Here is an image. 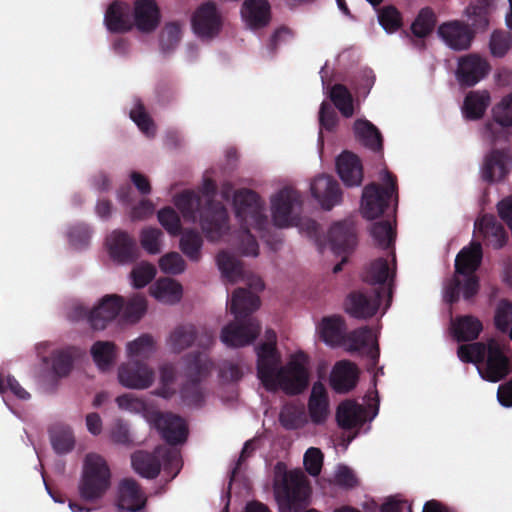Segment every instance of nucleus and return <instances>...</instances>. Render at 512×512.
Returning a JSON list of instances; mask_svg holds the SVG:
<instances>
[{
	"label": "nucleus",
	"instance_id": "f257e3e1",
	"mask_svg": "<svg viewBox=\"0 0 512 512\" xmlns=\"http://www.w3.org/2000/svg\"><path fill=\"white\" fill-rule=\"evenodd\" d=\"M257 376L269 392L283 391L286 395L296 396L303 393L309 385V357L303 351L292 354L281 366V357L274 343H261L256 347Z\"/></svg>",
	"mask_w": 512,
	"mask_h": 512
},
{
	"label": "nucleus",
	"instance_id": "f03ea898",
	"mask_svg": "<svg viewBox=\"0 0 512 512\" xmlns=\"http://www.w3.org/2000/svg\"><path fill=\"white\" fill-rule=\"evenodd\" d=\"M234 320L222 328L220 339L231 348L243 347L251 344L260 334L261 326L252 317L260 307L258 295L246 288H237L228 302Z\"/></svg>",
	"mask_w": 512,
	"mask_h": 512
},
{
	"label": "nucleus",
	"instance_id": "7ed1b4c3",
	"mask_svg": "<svg viewBox=\"0 0 512 512\" xmlns=\"http://www.w3.org/2000/svg\"><path fill=\"white\" fill-rule=\"evenodd\" d=\"M505 342L490 338L486 342L478 341L458 346L457 356L464 363L478 365L482 379L496 383L512 372Z\"/></svg>",
	"mask_w": 512,
	"mask_h": 512
},
{
	"label": "nucleus",
	"instance_id": "20e7f679",
	"mask_svg": "<svg viewBox=\"0 0 512 512\" xmlns=\"http://www.w3.org/2000/svg\"><path fill=\"white\" fill-rule=\"evenodd\" d=\"M122 309H124V316L127 320L137 322L146 312V298L141 294H135L125 305L122 296L117 294L106 295L90 311L88 321L94 330H103L109 322L119 315Z\"/></svg>",
	"mask_w": 512,
	"mask_h": 512
},
{
	"label": "nucleus",
	"instance_id": "39448f33",
	"mask_svg": "<svg viewBox=\"0 0 512 512\" xmlns=\"http://www.w3.org/2000/svg\"><path fill=\"white\" fill-rule=\"evenodd\" d=\"M131 464L137 474L147 479H155L163 468L169 475V480H172L182 467L180 452L164 445L157 446L152 452H134L131 455Z\"/></svg>",
	"mask_w": 512,
	"mask_h": 512
},
{
	"label": "nucleus",
	"instance_id": "423d86ee",
	"mask_svg": "<svg viewBox=\"0 0 512 512\" xmlns=\"http://www.w3.org/2000/svg\"><path fill=\"white\" fill-rule=\"evenodd\" d=\"M110 486L111 471L106 460L99 454L88 453L78 484L80 498L86 502H96L104 497Z\"/></svg>",
	"mask_w": 512,
	"mask_h": 512
},
{
	"label": "nucleus",
	"instance_id": "0eeeda50",
	"mask_svg": "<svg viewBox=\"0 0 512 512\" xmlns=\"http://www.w3.org/2000/svg\"><path fill=\"white\" fill-rule=\"evenodd\" d=\"M185 361L187 380L180 390L181 399L187 406L201 407L205 401L201 382L210 374L213 362L204 352L189 353Z\"/></svg>",
	"mask_w": 512,
	"mask_h": 512
},
{
	"label": "nucleus",
	"instance_id": "6e6552de",
	"mask_svg": "<svg viewBox=\"0 0 512 512\" xmlns=\"http://www.w3.org/2000/svg\"><path fill=\"white\" fill-rule=\"evenodd\" d=\"M384 181L386 187L377 183H370L363 189L361 200V212L364 218L373 220L381 216L389 207L394 197L395 205L398 203L397 178L389 171H385Z\"/></svg>",
	"mask_w": 512,
	"mask_h": 512
},
{
	"label": "nucleus",
	"instance_id": "1a4fd4ad",
	"mask_svg": "<svg viewBox=\"0 0 512 512\" xmlns=\"http://www.w3.org/2000/svg\"><path fill=\"white\" fill-rule=\"evenodd\" d=\"M310 487L303 472H284L282 480L275 483V495L281 512H290L309 496Z\"/></svg>",
	"mask_w": 512,
	"mask_h": 512
},
{
	"label": "nucleus",
	"instance_id": "9d476101",
	"mask_svg": "<svg viewBox=\"0 0 512 512\" xmlns=\"http://www.w3.org/2000/svg\"><path fill=\"white\" fill-rule=\"evenodd\" d=\"M303 200L299 191L284 187L271 198L272 220L275 226L286 228L298 225Z\"/></svg>",
	"mask_w": 512,
	"mask_h": 512
},
{
	"label": "nucleus",
	"instance_id": "9b49d317",
	"mask_svg": "<svg viewBox=\"0 0 512 512\" xmlns=\"http://www.w3.org/2000/svg\"><path fill=\"white\" fill-rule=\"evenodd\" d=\"M234 206L236 217L241 225H251L257 231H264L268 226L260 196L253 190L241 189L235 192Z\"/></svg>",
	"mask_w": 512,
	"mask_h": 512
},
{
	"label": "nucleus",
	"instance_id": "f8f14e48",
	"mask_svg": "<svg viewBox=\"0 0 512 512\" xmlns=\"http://www.w3.org/2000/svg\"><path fill=\"white\" fill-rule=\"evenodd\" d=\"M395 274V268L391 270L387 259L382 257L372 261L363 272V281L386 297L385 310L392 302Z\"/></svg>",
	"mask_w": 512,
	"mask_h": 512
},
{
	"label": "nucleus",
	"instance_id": "ddd939ff",
	"mask_svg": "<svg viewBox=\"0 0 512 512\" xmlns=\"http://www.w3.org/2000/svg\"><path fill=\"white\" fill-rule=\"evenodd\" d=\"M383 300L386 301V297L379 291H352L347 295L344 307L346 313L353 318L369 319L377 313Z\"/></svg>",
	"mask_w": 512,
	"mask_h": 512
},
{
	"label": "nucleus",
	"instance_id": "4468645a",
	"mask_svg": "<svg viewBox=\"0 0 512 512\" xmlns=\"http://www.w3.org/2000/svg\"><path fill=\"white\" fill-rule=\"evenodd\" d=\"M228 213L224 205L208 200L200 211V226L209 241L219 240L227 230Z\"/></svg>",
	"mask_w": 512,
	"mask_h": 512
},
{
	"label": "nucleus",
	"instance_id": "2eb2a0df",
	"mask_svg": "<svg viewBox=\"0 0 512 512\" xmlns=\"http://www.w3.org/2000/svg\"><path fill=\"white\" fill-rule=\"evenodd\" d=\"M490 71L486 59L477 54H468L458 60L456 78L462 87H473L484 79Z\"/></svg>",
	"mask_w": 512,
	"mask_h": 512
},
{
	"label": "nucleus",
	"instance_id": "dca6fc26",
	"mask_svg": "<svg viewBox=\"0 0 512 512\" xmlns=\"http://www.w3.org/2000/svg\"><path fill=\"white\" fill-rule=\"evenodd\" d=\"M110 257L120 264L133 263L139 257L136 240L127 232L114 230L106 239Z\"/></svg>",
	"mask_w": 512,
	"mask_h": 512
},
{
	"label": "nucleus",
	"instance_id": "f3484780",
	"mask_svg": "<svg viewBox=\"0 0 512 512\" xmlns=\"http://www.w3.org/2000/svg\"><path fill=\"white\" fill-rule=\"evenodd\" d=\"M118 379L126 388L146 389L154 381V371L146 363L130 360L119 367Z\"/></svg>",
	"mask_w": 512,
	"mask_h": 512
},
{
	"label": "nucleus",
	"instance_id": "a211bd4d",
	"mask_svg": "<svg viewBox=\"0 0 512 512\" xmlns=\"http://www.w3.org/2000/svg\"><path fill=\"white\" fill-rule=\"evenodd\" d=\"M147 498L139 483L125 478L118 485L117 507L119 512H144Z\"/></svg>",
	"mask_w": 512,
	"mask_h": 512
},
{
	"label": "nucleus",
	"instance_id": "6ab92c4d",
	"mask_svg": "<svg viewBox=\"0 0 512 512\" xmlns=\"http://www.w3.org/2000/svg\"><path fill=\"white\" fill-rule=\"evenodd\" d=\"M154 425L169 445L181 444L187 439V424L178 415L159 412L155 415Z\"/></svg>",
	"mask_w": 512,
	"mask_h": 512
},
{
	"label": "nucleus",
	"instance_id": "aec40b11",
	"mask_svg": "<svg viewBox=\"0 0 512 512\" xmlns=\"http://www.w3.org/2000/svg\"><path fill=\"white\" fill-rule=\"evenodd\" d=\"M349 351L363 352L368 357L367 370L372 372L379 362L380 349L378 343L373 342L372 330L365 326L353 330L347 336Z\"/></svg>",
	"mask_w": 512,
	"mask_h": 512
},
{
	"label": "nucleus",
	"instance_id": "412c9836",
	"mask_svg": "<svg viewBox=\"0 0 512 512\" xmlns=\"http://www.w3.org/2000/svg\"><path fill=\"white\" fill-rule=\"evenodd\" d=\"M192 27L199 37L211 38L221 29V19L213 2L202 4L193 14Z\"/></svg>",
	"mask_w": 512,
	"mask_h": 512
},
{
	"label": "nucleus",
	"instance_id": "4be33fe9",
	"mask_svg": "<svg viewBox=\"0 0 512 512\" xmlns=\"http://www.w3.org/2000/svg\"><path fill=\"white\" fill-rule=\"evenodd\" d=\"M312 196L323 209L331 210L342 200V191L337 180L329 175L317 176L310 186Z\"/></svg>",
	"mask_w": 512,
	"mask_h": 512
},
{
	"label": "nucleus",
	"instance_id": "5701e85b",
	"mask_svg": "<svg viewBox=\"0 0 512 512\" xmlns=\"http://www.w3.org/2000/svg\"><path fill=\"white\" fill-rule=\"evenodd\" d=\"M134 27L142 33H151L160 24L161 12L156 0H135L132 12Z\"/></svg>",
	"mask_w": 512,
	"mask_h": 512
},
{
	"label": "nucleus",
	"instance_id": "b1692460",
	"mask_svg": "<svg viewBox=\"0 0 512 512\" xmlns=\"http://www.w3.org/2000/svg\"><path fill=\"white\" fill-rule=\"evenodd\" d=\"M332 251L337 255L350 254L357 245V236L352 221L334 223L328 233Z\"/></svg>",
	"mask_w": 512,
	"mask_h": 512
},
{
	"label": "nucleus",
	"instance_id": "393cba45",
	"mask_svg": "<svg viewBox=\"0 0 512 512\" xmlns=\"http://www.w3.org/2000/svg\"><path fill=\"white\" fill-rule=\"evenodd\" d=\"M339 177L347 187L360 186L363 180V166L360 158L350 152H342L336 159Z\"/></svg>",
	"mask_w": 512,
	"mask_h": 512
},
{
	"label": "nucleus",
	"instance_id": "a878e982",
	"mask_svg": "<svg viewBox=\"0 0 512 512\" xmlns=\"http://www.w3.org/2000/svg\"><path fill=\"white\" fill-rule=\"evenodd\" d=\"M104 21L107 29L113 33L129 32L134 27L131 8L122 1H113L108 6Z\"/></svg>",
	"mask_w": 512,
	"mask_h": 512
},
{
	"label": "nucleus",
	"instance_id": "bb28decb",
	"mask_svg": "<svg viewBox=\"0 0 512 512\" xmlns=\"http://www.w3.org/2000/svg\"><path fill=\"white\" fill-rule=\"evenodd\" d=\"M358 378L357 366L350 361L342 360L335 364L331 372L330 385L337 393H347L356 386Z\"/></svg>",
	"mask_w": 512,
	"mask_h": 512
},
{
	"label": "nucleus",
	"instance_id": "cd10ccee",
	"mask_svg": "<svg viewBox=\"0 0 512 512\" xmlns=\"http://www.w3.org/2000/svg\"><path fill=\"white\" fill-rule=\"evenodd\" d=\"M438 35L454 50L468 49L473 38L468 27L458 21L441 24L438 28Z\"/></svg>",
	"mask_w": 512,
	"mask_h": 512
},
{
	"label": "nucleus",
	"instance_id": "c85d7f7f",
	"mask_svg": "<svg viewBox=\"0 0 512 512\" xmlns=\"http://www.w3.org/2000/svg\"><path fill=\"white\" fill-rule=\"evenodd\" d=\"M475 228L483 236L486 244L495 249L502 248L508 240L505 228L493 215H484L475 222Z\"/></svg>",
	"mask_w": 512,
	"mask_h": 512
},
{
	"label": "nucleus",
	"instance_id": "c756f323",
	"mask_svg": "<svg viewBox=\"0 0 512 512\" xmlns=\"http://www.w3.org/2000/svg\"><path fill=\"white\" fill-rule=\"evenodd\" d=\"M464 284L457 275H454L445 287V300L449 304L456 303L460 298L461 291L466 300L473 298L479 291V279L475 274H466Z\"/></svg>",
	"mask_w": 512,
	"mask_h": 512
},
{
	"label": "nucleus",
	"instance_id": "7c9ffc66",
	"mask_svg": "<svg viewBox=\"0 0 512 512\" xmlns=\"http://www.w3.org/2000/svg\"><path fill=\"white\" fill-rule=\"evenodd\" d=\"M356 139L366 148L375 152L383 151V137L379 129L369 120L357 119L353 125Z\"/></svg>",
	"mask_w": 512,
	"mask_h": 512
},
{
	"label": "nucleus",
	"instance_id": "2f4dec72",
	"mask_svg": "<svg viewBox=\"0 0 512 512\" xmlns=\"http://www.w3.org/2000/svg\"><path fill=\"white\" fill-rule=\"evenodd\" d=\"M483 257L482 246L479 242H472L464 247L455 259V273L458 275L475 274L481 265Z\"/></svg>",
	"mask_w": 512,
	"mask_h": 512
},
{
	"label": "nucleus",
	"instance_id": "473e14b6",
	"mask_svg": "<svg viewBox=\"0 0 512 512\" xmlns=\"http://www.w3.org/2000/svg\"><path fill=\"white\" fill-rule=\"evenodd\" d=\"M241 14L251 28H262L270 21V5L267 0H245Z\"/></svg>",
	"mask_w": 512,
	"mask_h": 512
},
{
	"label": "nucleus",
	"instance_id": "72a5a7b5",
	"mask_svg": "<svg viewBox=\"0 0 512 512\" xmlns=\"http://www.w3.org/2000/svg\"><path fill=\"white\" fill-rule=\"evenodd\" d=\"M308 411L311 421L316 425L324 423L327 419L329 401L326 389L321 382L314 383L312 387L308 401Z\"/></svg>",
	"mask_w": 512,
	"mask_h": 512
},
{
	"label": "nucleus",
	"instance_id": "f704fd0d",
	"mask_svg": "<svg viewBox=\"0 0 512 512\" xmlns=\"http://www.w3.org/2000/svg\"><path fill=\"white\" fill-rule=\"evenodd\" d=\"M453 335L458 342L476 340L483 330L482 322L472 315L458 316L452 321Z\"/></svg>",
	"mask_w": 512,
	"mask_h": 512
},
{
	"label": "nucleus",
	"instance_id": "c9c22d12",
	"mask_svg": "<svg viewBox=\"0 0 512 512\" xmlns=\"http://www.w3.org/2000/svg\"><path fill=\"white\" fill-rule=\"evenodd\" d=\"M363 413L364 409L361 405L353 401H345L337 408L336 420L339 427L344 430H351L363 425Z\"/></svg>",
	"mask_w": 512,
	"mask_h": 512
},
{
	"label": "nucleus",
	"instance_id": "e433bc0d",
	"mask_svg": "<svg viewBox=\"0 0 512 512\" xmlns=\"http://www.w3.org/2000/svg\"><path fill=\"white\" fill-rule=\"evenodd\" d=\"M493 122H488L485 126L487 132L491 136L493 143L497 141L496 132L494 130L495 124L501 127L512 126V93L503 97L502 100L496 104L492 109Z\"/></svg>",
	"mask_w": 512,
	"mask_h": 512
},
{
	"label": "nucleus",
	"instance_id": "4c0bfd02",
	"mask_svg": "<svg viewBox=\"0 0 512 512\" xmlns=\"http://www.w3.org/2000/svg\"><path fill=\"white\" fill-rule=\"evenodd\" d=\"M490 94L486 90L470 91L463 103V114L469 120H478L483 117L490 105Z\"/></svg>",
	"mask_w": 512,
	"mask_h": 512
},
{
	"label": "nucleus",
	"instance_id": "58836bf2",
	"mask_svg": "<svg viewBox=\"0 0 512 512\" xmlns=\"http://www.w3.org/2000/svg\"><path fill=\"white\" fill-rule=\"evenodd\" d=\"M150 293L158 301L175 304L182 297V286L174 279L161 278L150 287Z\"/></svg>",
	"mask_w": 512,
	"mask_h": 512
},
{
	"label": "nucleus",
	"instance_id": "ea45409f",
	"mask_svg": "<svg viewBox=\"0 0 512 512\" xmlns=\"http://www.w3.org/2000/svg\"><path fill=\"white\" fill-rule=\"evenodd\" d=\"M197 329L193 324H180L169 335L168 345L174 353H181L197 340Z\"/></svg>",
	"mask_w": 512,
	"mask_h": 512
},
{
	"label": "nucleus",
	"instance_id": "a19ab883",
	"mask_svg": "<svg viewBox=\"0 0 512 512\" xmlns=\"http://www.w3.org/2000/svg\"><path fill=\"white\" fill-rule=\"evenodd\" d=\"M506 154L504 150L493 149L485 156L482 177L487 182H494L504 178L506 174L505 167Z\"/></svg>",
	"mask_w": 512,
	"mask_h": 512
},
{
	"label": "nucleus",
	"instance_id": "79ce46f5",
	"mask_svg": "<svg viewBox=\"0 0 512 512\" xmlns=\"http://www.w3.org/2000/svg\"><path fill=\"white\" fill-rule=\"evenodd\" d=\"M319 329L322 339L329 345H339L344 340L346 325L340 316L324 317Z\"/></svg>",
	"mask_w": 512,
	"mask_h": 512
},
{
	"label": "nucleus",
	"instance_id": "37998d69",
	"mask_svg": "<svg viewBox=\"0 0 512 512\" xmlns=\"http://www.w3.org/2000/svg\"><path fill=\"white\" fill-rule=\"evenodd\" d=\"M91 356L101 371L109 370L116 360V345L111 341H96L91 347Z\"/></svg>",
	"mask_w": 512,
	"mask_h": 512
},
{
	"label": "nucleus",
	"instance_id": "c03bdc74",
	"mask_svg": "<svg viewBox=\"0 0 512 512\" xmlns=\"http://www.w3.org/2000/svg\"><path fill=\"white\" fill-rule=\"evenodd\" d=\"M216 262L219 270L230 283H236L243 278L244 270L240 260L226 251L217 254Z\"/></svg>",
	"mask_w": 512,
	"mask_h": 512
},
{
	"label": "nucleus",
	"instance_id": "a18cd8bd",
	"mask_svg": "<svg viewBox=\"0 0 512 512\" xmlns=\"http://www.w3.org/2000/svg\"><path fill=\"white\" fill-rule=\"evenodd\" d=\"M180 249L183 254L193 262L201 259V249L203 246V238L201 234L194 229H186L181 233Z\"/></svg>",
	"mask_w": 512,
	"mask_h": 512
},
{
	"label": "nucleus",
	"instance_id": "49530a36",
	"mask_svg": "<svg viewBox=\"0 0 512 512\" xmlns=\"http://www.w3.org/2000/svg\"><path fill=\"white\" fill-rule=\"evenodd\" d=\"M49 434L51 445L57 454H67L73 450L75 438L69 427L54 426L50 429Z\"/></svg>",
	"mask_w": 512,
	"mask_h": 512
},
{
	"label": "nucleus",
	"instance_id": "de8ad7c7",
	"mask_svg": "<svg viewBox=\"0 0 512 512\" xmlns=\"http://www.w3.org/2000/svg\"><path fill=\"white\" fill-rule=\"evenodd\" d=\"M370 233L375 243L382 249L394 246L396 229L390 220H383L372 224Z\"/></svg>",
	"mask_w": 512,
	"mask_h": 512
},
{
	"label": "nucleus",
	"instance_id": "09e8293b",
	"mask_svg": "<svg viewBox=\"0 0 512 512\" xmlns=\"http://www.w3.org/2000/svg\"><path fill=\"white\" fill-rule=\"evenodd\" d=\"M81 355V350L70 346L53 354L52 367L58 376H66L70 373L75 358Z\"/></svg>",
	"mask_w": 512,
	"mask_h": 512
},
{
	"label": "nucleus",
	"instance_id": "8fccbe9b",
	"mask_svg": "<svg viewBox=\"0 0 512 512\" xmlns=\"http://www.w3.org/2000/svg\"><path fill=\"white\" fill-rule=\"evenodd\" d=\"M329 97L344 117L349 118L353 115V98L345 85L339 83L333 85Z\"/></svg>",
	"mask_w": 512,
	"mask_h": 512
},
{
	"label": "nucleus",
	"instance_id": "3c124183",
	"mask_svg": "<svg viewBox=\"0 0 512 512\" xmlns=\"http://www.w3.org/2000/svg\"><path fill=\"white\" fill-rule=\"evenodd\" d=\"M436 21V15L430 7L422 8L411 25V31L415 37L425 38L433 31Z\"/></svg>",
	"mask_w": 512,
	"mask_h": 512
},
{
	"label": "nucleus",
	"instance_id": "603ef678",
	"mask_svg": "<svg viewBox=\"0 0 512 512\" xmlns=\"http://www.w3.org/2000/svg\"><path fill=\"white\" fill-rule=\"evenodd\" d=\"M279 421L285 429L295 430L305 424V413L295 405H285L280 411Z\"/></svg>",
	"mask_w": 512,
	"mask_h": 512
},
{
	"label": "nucleus",
	"instance_id": "864d4df0",
	"mask_svg": "<svg viewBox=\"0 0 512 512\" xmlns=\"http://www.w3.org/2000/svg\"><path fill=\"white\" fill-rule=\"evenodd\" d=\"M175 206L186 219L194 220L200 207V198L193 191H184L174 199Z\"/></svg>",
	"mask_w": 512,
	"mask_h": 512
},
{
	"label": "nucleus",
	"instance_id": "5fc2aeb1",
	"mask_svg": "<svg viewBox=\"0 0 512 512\" xmlns=\"http://www.w3.org/2000/svg\"><path fill=\"white\" fill-rule=\"evenodd\" d=\"M494 322L496 328L506 333L509 331V337L512 340V302L503 299L497 305Z\"/></svg>",
	"mask_w": 512,
	"mask_h": 512
},
{
	"label": "nucleus",
	"instance_id": "6e6d98bb",
	"mask_svg": "<svg viewBox=\"0 0 512 512\" xmlns=\"http://www.w3.org/2000/svg\"><path fill=\"white\" fill-rule=\"evenodd\" d=\"M181 39V27L176 22L167 23L160 34V48L163 53L175 49Z\"/></svg>",
	"mask_w": 512,
	"mask_h": 512
},
{
	"label": "nucleus",
	"instance_id": "4d7b16f0",
	"mask_svg": "<svg viewBox=\"0 0 512 512\" xmlns=\"http://www.w3.org/2000/svg\"><path fill=\"white\" fill-rule=\"evenodd\" d=\"M493 0H477V5H470L467 8L471 25L475 29H485L488 26L487 12Z\"/></svg>",
	"mask_w": 512,
	"mask_h": 512
},
{
	"label": "nucleus",
	"instance_id": "13d9d810",
	"mask_svg": "<svg viewBox=\"0 0 512 512\" xmlns=\"http://www.w3.org/2000/svg\"><path fill=\"white\" fill-rule=\"evenodd\" d=\"M491 54L495 57H503L512 47V34L509 31L496 30L490 38Z\"/></svg>",
	"mask_w": 512,
	"mask_h": 512
},
{
	"label": "nucleus",
	"instance_id": "bf43d9fd",
	"mask_svg": "<svg viewBox=\"0 0 512 512\" xmlns=\"http://www.w3.org/2000/svg\"><path fill=\"white\" fill-rule=\"evenodd\" d=\"M157 216L160 224L170 235L178 236L183 232L180 217L173 208H162L158 211Z\"/></svg>",
	"mask_w": 512,
	"mask_h": 512
},
{
	"label": "nucleus",
	"instance_id": "052dcab7",
	"mask_svg": "<svg viewBox=\"0 0 512 512\" xmlns=\"http://www.w3.org/2000/svg\"><path fill=\"white\" fill-rule=\"evenodd\" d=\"M380 25L388 33H393L401 28L402 16L397 8L394 6L383 7L378 14Z\"/></svg>",
	"mask_w": 512,
	"mask_h": 512
},
{
	"label": "nucleus",
	"instance_id": "680f3d73",
	"mask_svg": "<svg viewBox=\"0 0 512 512\" xmlns=\"http://www.w3.org/2000/svg\"><path fill=\"white\" fill-rule=\"evenodd\" d=\"M154 351V341L153 338L144 334L138 337L137 339L128 342L127 344V352L128 356L133 357H142L147 358Z\"/></svg>",
	"mask_w": 512,
	"mask_h": 512
},
{
	"label": "nucleus",
	"instance_id": "e2e57ef3",
	"mask_svg": "<svg viewBox=\"0 0 512 512\" xmlns=\"http://www.w3.org/2000/svg\"><path fill=\"white\" fill-rule=\"evenodd\" d=\"M163 232L159 228L146 227L140 233V243L142 248L149 254H158L161 250V238Z\"/></svg>",
	"mask_w": 512,
	"mask_h": 512
},
{
	"label": "nucleus",
	"instance_id": "0e129e2a",
	"mask_svg": "<svg viewBox=\"0 0 512 512\" xmlns=\"http://www.w3.org/2000/svg\"><path fill=\"white\" fill-rule=\"evenodd\" d=\"M159 267L164 273L178 275L184 272L186 263L179 253L170 252L160 258Z\"/></svg>",
	"mask_w": 512,
	"mask_h": 512
},
{
	"label": "nucleus",
	"instance_id": "69168bd1",
	"mask_svg": "<svg viewBox=\"0 0 512 512\" xmlns=\"http://www.w3.org/2000/svg\"><path fill=\"white\" fill-rule=\"evenodd\" d=\"M156 275V268L154 265L143 262L136 267L133 268L131 272V277L133 281V285L135 288H143L148 283L152 281V279Z\"/></svg>",
	"mask_w": 512,
	"mask_h": 512
},
{
	"label": "nucleus",
	"instance_id": "338daca9",
	"mask_svg": "<svg viewBox=\"0 0 512 512\" xmlns=\"http://www.w3.org/2000/svg\"><path fill=\"white\" fill-rule=\"evenodd\" d=\"M69 241L76 249L88 246L91 238L90 227L86 224H76L69 229Z\"/></svg>",
	"mask_w": 512,
	"mask_h": 512
},
{
	"label": "nucleus",
	"instance_id": "774afa93",
	"mask_svg": "<svg viewBox=\"0 0 512 512\" xmlns=\"http://www.w3.org/2000/svg\"><path fill=\"white\" fill-rule=\"evenodd\" d=\"M323 464V454L319 448L310 447L304 454V465L311 476H318Z\"/></svg>",
	"mask_w": 512,
	"mask_h": 512
}]
</instances>
